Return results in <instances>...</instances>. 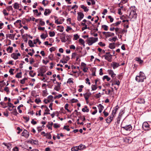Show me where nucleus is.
<instances>
[{
    "label": "nucleus",
    "instance_id": "obj_1",
    "mask_svg": "<svg viewBox=\"0 0 151 151\" xmlns=\"http://www.w3.org/2000/svg\"><path fill=\"white\" fill-rule=\"evenodd\" d=\"M146 78V77L145 74L143 72L140 71L139 73V75L136 76L135 80L138 82H142Z\"/></svg>",
    "mask_w": 151,
    "mask_h": 151
},
{
    "label": "nucleus",
    "instance_id": "obj_2",
    "mask_svg": "<svg viewBox=\"0 0 151 151\" xmlns=\"http://www.w3.org/2000/svg\"><path fill=\"white\" fill-rule=\"evenodd\" d=\"M98 40V38L97 37H91L88 38L86 40V42L89 45H91L93 44L97 41Z\"/></svg>",
    "mask_w": 151,
    "mask_h": 151
},
{
    "label": "nucleus",
    "instance_id": "obj_3",
    "mask_svg": "<svg viewBox=\"0 0 151 151\" xmlns=\"http://www.w3.org/2000/svg\"><path fill=\"white\" fill-rule=\"evenodd\" d=\"M112 55H104L102 56V58H105V59L108 60L109 62H111V58Z\"/></svg>",
    "mask_w": 151,
    "mask_h": 151
},
{
    "label": "nucleus",
    "instance_id": "obj_4",
    "mask_svg": "<svg viewBox=\"0 0 151 151\" xmlns=\"http://www.w3.org/2000/svg\"><path fill=\"white\" fill-rule=\"evenodd\" d=\"M136 15L137 14L135 12V11L134 10H132L131 11L129 15L130 18H134V19L136 18Z\"/></svg>",
    "mask_w": 151,
    "mask_h": 151
},
{
    "label": "nucleus",
    "instance_id": "obj_5",
    "mask_svg": "<svg viewBox=\"0 0 151 151\" xmlns=\"http://www.w3.org/2000/svg\"><path fill=\"white\" fill-rule=\"evenodd\" d=\"M77 14H78L77 20L78 21H80L83 18L84 15L83 13L81 12H78Z\"/></svg>",
    "mask_w": 151,
    "mask_h": 151
},
{
    "label": "nucleus",
    "instance_id": "obj_6",
    "mask_svg": "<svg viewBox=\"0 0 151 151\" xmlns=\"http://www.w3.org/2000/svg\"><path fill=\"white\" fill-rule=\"evenodd\" d=\"M142 128L145 130H147L149 129V125L147 122H144L142 125Z\"/></svg>",
    "mask_w": 151,
    "mask_h": 151
},
{
    "label": "nucleus",
    "instance_id": "obj_7",
    "mask_svg": "<svg viewBox=\"0 0 151 151\" xmlns=\"http://www.w3.org/2000/svg\"><path fill=\"white\" fill-rule=\"evenodd\" d=\"M22 136L26 138H28L29 136V133L27 130L24 129L22 133Z\"/></svg>",
    "mask_w": 151,
    "mask_h": 151
},
{
    "label": "nucleus",
    "instance_id": "obj_8",
    "mask_svg": "<svg viewBox=\"0 0 151 151\" xmlns=\"http://www.w3.org/2000/svg\"><path fill=\"white\" fill-rule=\"evenodd\" d=\"M122 128H124L127 131H130L132 129V127L131 125H128L122 127Z\"/></svg>",
    "mask_w": 151,
    "mask_h": 151
},
{
    "label": "nucleus",
    "instance_id": "obj_9",
    "mask_svg": "<svg viewBox=\"0 0 151 151\" xmlns=\"http://www.w3.org/2000/svg\"><path fill=\"white\" fill-rule=\"evenodd\" d=\"M91 94L90 92H87L85 94H83V95L86 101L88 100L89 97L91 95Z\"/></svg>",
    "mask_w": 151,
    "mask_h": 151
},
{
    "label": "nucleus",
    "instance_id": "obj_10",
    "mask_svg": "<svg viewBox=\"0 0 151 151\" xmlns=\"http://www.w3.org/2000/svg\"><path fill=\"white\" fill-rule=\"evenodd\" d=\"M111 66L113 67L114 69H115L119 66V63L116 62H113L111 64Z\"/></svg>",
    "mask_w": 151,
    "mask_h": 151
},
{
    "label": "nucleus",
    "instance_id": "obj_11",
    "mask_svg": "<svg viewBox=\"0 0 151 151\" xmlns=\"http://www.w3.org/2000/svg\"><path fill=\"white\" fill-rule=\"evenodd\" d=\"M108 72L109 75H111V77L112 78H114L116 75V74L114 73L113 71L112 70H108Z\"/></svg>",
    "mask_w": 151,
    "mask_h": 151
},
{
    "label": "nucleus",
    "instance_id": "obj_12",
    "mask_svg": "<svg viewBox=\"0 0 151 151\" xmlns=\"http://www.w3.org/2000/svg\"><path fill=\"white\" fill-rule=\"evenodd\" d=\"M56 83L57 84V85L54 88V89L57 91H58L59 90V89L58 88H60V85L61 83H59L57 81L56 82Z\"/></svg>",
    "mask_w": 151,
    "mask_h": 151
},
{
    "label": "nucleus",
    "instance_id": "obj_13",
    "mask_svg": "<svg viewBox=\"0 0 151 151\" xmlns=\"http://www.w3.org/2000/svg\"><path fill=\"white\" fill-rule=\"evenodd\" d=\"M113 117L109 116L106 119V121L107 123H110L113 119Z\"/></svg>",
    "mask_w": 151,
    "mask_h": 151
},
{
    "label": "nucleus",
    "instance_id": "obj_14",
    "mask_svg": "<svg viewBox=\"0 0 151 151\" xmlns=\"http://www.w3.org/2000/svg\"><path fill=\"white\" fill-rule=\"evenodd\" d=\"M28 142L30 144H34L36 145H37L38 144V141L34 140L32 139L29 140L28 141Z\"/></svg>",
    "mask_w": 151,
    "mask_h": 151
},
{
    "label": "nucleus",
    "instance_id": "obj_15",
    "mask_svg": "<svg viewBox=\"0 0 151 151\" xmlns=\"http://www.w3.org/2000/svg\"><path fill=\"white\" fill-rule=\"evenodd\" d=\"M98 107L99 108V113H101L104 108V106L101 104H99L98 105Z\"/></svg>",
    "mask_w": 151,
    "mask_h": 151
},
{
    "label": "nucleus",
    "instance_id": "obj_16",
    "mask_svg": "<svg viewBox=\"0 0 151 151\" xmlns=\"http://www.w3.org/2000/svg\"><path fill=\"white\" fill-rule=\"evenodd\" d=\"M135 60L138 61L140 65L142 64L143 62V61L141 60L140 58H135Z\"/></svg>",
    "mask_w": 151,
    "mask_h": 151
},
{
    "label": "nucleus",
    "instance_id": "obj_17",
    "mask_svg": "<svg viewBox=\"0 0 151 151\" xmlns=\"http://www.w3.org/2000/svg\"><path fill=\"white\" fill-rule=\"evenodd\" d=\"M137 102L139 104H144L145 102V100L143 99H139L137 100Z\"/></svg>",
    "mask_w": 151,
    "mask_h": 151
},
{
    "label": "nucleus",
    "instance_id": "obj_18",
    "mask_svg": "<svg viewBox=\"0 0 151 151\" xmlns=\"http://www.w3.org/2000/svg\"><path fill=\"white\" fill-rule=\"evenodd\" d=\"M114 81L115 82L114 84H116L118 86H119L120 84V82L119 80L116 81V79H115V78L113 79L112 80H111L110 82Z\"/></svg>",
    "mask_w": 151,
    "mask_h": 151
},
{
    "label": "nucleus",
    "instance_id": "obj_19",
    "mask_svg": "<svg viewBox=\"0 0 151 151\" xmlns=\"http://www.w3.org/2000/svg\"><path fill=\"white\" fill-rule=\"evenodd\" d=\"M12 58H13L14 60H17L18 59V57H17L16 55V53H13L11 55Z\"/></svg>",
    "mask_w": 151,
    "mask_h": 151
},
{
    "label": "nucleus",
    "instance_id": "obj_20",
    "mask_svg": "<svg viewBox=\"0 0 151 151\" xmlns=\"http://www.w3.org/2000/svg\"><path fill=\"white\" fill-rule=\"evenodd\" d=\"M114 34L113 33H111L109 32H107V34L106 35V36L108 37H110L114 36Z\"/></svg>",
    "mask_w": 151,
    "mask_h": 151
},
{
    "label": "nucleus",
    "instance_id": "obj_21",
    "mask_svg": "<svg viewBox=\"0 0 151 151\" xmlns=\"http://www.w3.org/2000/svg\"><path fill=\"white\" fill-rule=\"evenodd\" d=\"M13 7L15 9H19V4L17 2L15 3L13 6Z\"/></svg>",
    "mask_w": 151,
    "mask_h": 151
},
{
    "label": "nucleus",
    "instance_id": "obj_22",
    "mask_svg": "<svg viewBox=\"0 0 151 151\" xmlns=\"http://www.w3.org/2000/svg\"><path fill=\"white\" fill-rule=\"evenodd\" d=\"M51 12L50 9H46L44 13V14L45 15L47 16L48 14H49Z\"/></svg>",
    "mask_w": 151,
    "mask_h": 151
},
{
    "label": "nucleus",
    "instance_id": "obj_23",
    "mask_svg": "<svg viewBox=\"0 0 151 151\" xmlns=\"http://www.w3.org/2000/svg\"><path fill=\"white\" fill-rule=\"evenodd\" d=\"M44 136H45L46 138L48 139H51V135L49 133L45 134Z\"/></svg>",
    "mask_w": 151,
    "mask_h": 151
},
{
    "label": "nucleus",
    "instance_id": "obj_24",
    "mask_svg": "<svg viewBox=\"0 0 151 151\" xmlns=\"http://www.w3.org/2000/svg\"><path fill=\"white\" fill-rule=\"evenodd\" d=\"M115 43H110L109 44V47L112 49L115 48Z\"/></svg>",
    "mask_w": 151,
    "mask_h": 151
},
{
    "label": "nucleus",
    "instance_id": "obj_25",
    "mask_svg": "<svg viewBox=\"0 0 151 151\" xmlns=\"http://www.w3.org/2000/svg\"><path fill=\"white\" fill-rule=\"evenodd\" d=\"M13 49V48L12 47L9 46L6 49V50L8 52L9 51V53H12V52Z\"/></svg>",
    "mask_w": 151,
    "mask_h": 151
},
{
    "label": "nucleus",
    "instance_id": "obj_26",
    "mask_svg": "<svg viewBox=\"0 0 151 151\" xmlns=\"http://www.w3.org/2000/svg\"><path fill=\"white\" fill-rule=\"evenodd\" d=\"M79 147L78 146L74 147L71 148L72 151H78L79 150Z\"/></svg>",
    "mask_w": 151,
    "mask_h": 151
},
{
    "label": "nucleus",
    "instance_id": "obj_27",
    "mask_svg": "<svg viewBox=\"0 0 151 151\" xmlns=\"http://www.w3.org/2000/svg\"><path fill=\"white\" fill-rule=\"evenodd\" d=\"M0 104L2 106L3 108H5L7 107V106L6 105V104L3 102H1L0 103Z\"/></svg>",
    "mask_w": 151,
    "mask_h": 151
},
{
    "label": "nucleus",
    "instance_id": "obj_28",
    "mask_svg": "<svg viewBox=\"0 0 151 151\" xmlns=\"http://www.w3.org/2000/svg\"><path fill=\"white\" fill-rule=\"evenodd\" d=\"M78 147H79V150L84 149L86 147L84 145H83L82 144L80 145L79 146H78Z\"/></svg>",
    "mask_w": 151,
    "mask_h": 151
},
{
    "label": "nucleus",
    "instance_id": "obj_29",
    "mask_svg": "<svg viewBox=\"0 0 151 151\" xmlns=\"http://www.w3.org/2000/svg\"><path fill=\"white\" fill-rule=\"evenodd\" d=\"M70 58L69 56H66L65 57L64 55H63V60H65L66 61H68Z\"/></svg>",
    "mask_w": 151,
    "mask_h": 151
},
{
    "label": "nucleus",
    "instance_id": "obj_30",
    "mask_svg": "<svg viewBox=\"0 0 151 151\" xmlns=\"http://www.w3.org/2000/svg\"><path fill=\"white\" fill-rule=\"evenodd\" d=\"M79 42L81 45H83L84 47L85 46V41L83 39L81 38H80L79 40Z\"/></svg>",
    "mask_w": 151,
    "mask_h": 151
},
{
    "label": "nucleus",
    "instance_id": "obj_31",
    "mask_svg": "<svg viewBox=\"0 0 151 151\" xmlns=\"http://www.w3.org/2000/svg\"><path fill=\"white\" fill-rule=\"evenodd\" d=\"M45 68L41 67L40 68V71L42 73H45L46 71V69Z\"/></svg>",
    "mask_w": 151,
    "mask_h": 151
},
{
    "label": "nucleus",
    "instance_id": "obj_32",
    "mask_svg": "<svg viewBox=\"0 0 151 151\" xmlns=\"http://www.w3.org/2000/svg\"><path fill=\"white\" fill-rule=\"evenodd\" d=\"M2 144L4 145H5V146H6L8 149H10V147L11 146V144L10 143H6L5 142H4Z\"/></svg>",
    "mask_w": 151,
    "mask_h": 151
},
{
    "label": "nucleus",
    "instance_id": "obj_33",
    "mask_svg": "<svg viewBox=\"0 0 151 151\" xmlns=\"http://www.w3.org/2000/svg\"><path fill=\"white\" fill-rule=\"evenodd\" d=\"M11 113L15 116H17L18 114V113L17 112V109L16 108L14 109V111L12 112H11Z\"/></svg>",
    "mask_w": 151,
    "mask_h": 151
},
{
    "label": "nucleus",
    "instance_id": "obj_34",
    "mask_svg": "<svg viewBox=\"0 0 151 151\" xmlns=\"http://www.w3.org/2000/svg\"><path fill=\"white\" fill-rule=\"evenodd\" d=\"M40 24L41 26H44L45 25V22L42 21V19H40Z\"/></svg>",
    "mask_w": 151,
    "mask_h": 151
},
{
    "label": "nucleus",
    "instance_id": "obj_35",
    "mask_svg": "<svg viewBox=\"0 0 151 151\" xmlns=\"http://www.w3.org/2000/svg\"><path fill=\"white\" fill-rule=\"evenodd\" d=\"M97 87L96 86V85H92L91 86L92 90V91H94L96 90L97 89Z\"/></svg>",
    "mask_w": 151,
    "mask_h": 151
},
{
    "label": "nucleus",
    "instance_id": "obj_36",
    "mask_svg": "<svg viewBox=\"0 0 151 151\" xmlns=\"http://www.w3.org/2000/svg\"><path fill=\"white\" fill-rule=\"evenodd\" d=\"M103 80L106 79L107 81H109L111 79V78L109 77L108 76H105L103 77Z\"/></svg>",
    "mask_w": 151,
    "mask_h": 151
},
{
    "label": "nucleus",
    "instance_id": "obj_37",
    "mask_svg": "<svg viewBox=\"0 0 151 151\" xmlns=\"http://www.w3.org/2000/svg\"><path fill=\"white\" fill-rule=\"evenodd\" d=\"M55 33L54 32H51L50 31L49 32V34L50 35V37H53L55 35Z\"/></svg>",
    "mask_w": 151,
    "mask_h": 151
},
{
    "label": "nucleus",
    "instance_id": "obj_38",
    "mask_svg": "<svg viewBox=\"0 0 151 151\" xmlns=\"http://www.w3.org/2000/svg\"><path fill=\"white\" fill-rule=\"evenodd\" d=\"M33 73V71L32 70H30L29 72V75L32 77H33L34 76L36 75V73H33V74H31V73Z\"/></svg>",
    "mask_w": 151,
    "mask_h": 151
},
{
    "label": "nucleus",
    "instance_id": "obj_39",
    "mask_svg": "<svg viewBox=\"0 0 151 151\" xmlns=\"http://www.w3.org/2000/svg\"><path fill=\"white\" fill-rule=\"evenodd\" d=\"M127 31V30L123 29L122 31H119L118 32V35L119 34H124V33L126 32Z\"/></svg>",
    "mask_w": 151,
    "mask_h": 151
},
{
    "label": "nucleus",
    "instance_id": "obj_40",
    "mask_svg": "<svg viewBox=\"0 0 151 151\" xmlns=\"http://www.w3.org/2000/svg\"><path fill=\"white\" fill-rule=\"evenodd\" d=\"M101 27L102 28H104V30L105 31H107L108 30V27L106 25H102L101 26Z\"/></svg>",
    "mask_w": 151,
    "mask_h": 151
},
{
    "label": "nucleus",
    "instance_id": "obj_41",
    "mask_svg": "<svg viewBox=\"0 0 151 151\" xmlns=\"http://www.w3.org/2000/svg\"><path fill=\"white\" fill-rule=\"evenodd\" d=\"M122 22L121 21H118V22H116L113 24H111V26H112V25L114 24L115 26H118L119 24H120Z\"/></svg>",
    "mask_w": 151,
    "mask_h": 151
},
{
    "label": "nucleus",
    "instance_id": "obj_42",
    "mask_svg": "<svg viewBox=\"0 0 151 151\" xmlns=\"http://www.w3.org/2000/svg\"><path fill=\"white\" fill-rule=\"evenodd\" d=\"M6 9L7 10L9 11L10 10H12L13 8L12 6H8L6 7Z\"/></svg>",
    "mask_w": 151,
    "mask_h": 151
},
{
    "label": "nucleus",
    "instance_id": "obj_43",
    "mask_svg": "<svg viewBox=\"0 0 151 151\" xmlns=\"http://www.w3.org/2000/svg\"><path fill=\"white\" fill-rule=\"evenodd\" d=\"M70 101L71 103H74L77 102L78 101V100L77 99H72L70 100Z\"/></svg>",
    "mask_w": 151,
    "mask_h": 151
},
{
    "label": "nucleus",
    "instance_id": "obj_44",
    "mask_svg": "<svg viewBox=\"0 0 151 151\" xmlns=\"http://www.w3.org/2000/svg\"><path fill=\"white\" fill-rule=\"evenodd\" d=\"M60 39L62 42H66V40L65 36H64L62 37Z\"/></svg>",
    "mask_w": 151,
    "mask_h": 151
},
{
    "label": "nucleus",
    "instance_id": "obj_45",
    "mask_svg": "<svg viewBox=\"0 0 151 151\" xmlns=\"http://www.w3.org/2000/svg\"><path fill=\"white\" fill-rule=\"evenodd\" d=\"M74 37L75 40H77L79 38V36L78 34H76L74 35Z\"/></svg>",
    "mask_w": 151,
    "mask_h": 151
},
{
    "label": "nucleus",
    "instance_id": "obj_46",
    "mask_svg": "<svg viewBox=\"0 0 151 151\" xmlns=\"http://www.w3.org/2000/svg\"><path fill=\"white\" fill-rule=\"evenodd\" d=\"M69 127V126H65L63 127V129H66L68 131H69L70 130V129L68 128Z\"/></svg>",
    "mask_w": 151,
    "mask_h": 151
},
{
    "label": "nucleus",
    "instance_id": "obj_47",
    "mask_svg": "<svg viewBox=\"0 0 151 151\" xmlns=\"http://www.w3.org/2000/svg\"><path fill=\"white\" fill-rule=\"evenodd\" d=\"M14 70V69H13L12 68H11L10 69L9 72L10 73V74L11 75H14V73L13 72V71Z\"/></svg>",
    "mask_w": 151,
    "mask_h": 151
},
{
    "label": "nucleus",
    "instance_id": "obj_48",
    "mask_svg": "<svg viewBox=\"0 0 151 151\" xmlns=\"http://www.w3.org/2000/svg\"><path fill=\"white\" fill-rule=\"evenodd\" d=\"M54 127L55 128H57L60 127V126L59 124L55 123L54 124Z\"/></svg>",
    "mask_w": 151,
    "mask_h": 151
},
{
    "label": "nucleus",
    "instance_id": "obj_49",
    "mask_svg": "<svg viewBox=\"0 0 151 151\" xmlns=\"http://www.w3.org/2000/svg\"><path fill=\"white\" fill-rule=\"evenodd\" d=\"M120 29V28H115V31L116 32V35H117V34L118 35V32L119 31V29Z\"/></svg>",
    "mask_w": 151,
    "mask_h": 151
},
{
    "label": "nucleus",
    "instance_id": "obj_50",
    "mask_svg": "<svg viewBox=\"0 0 151 151\" xmlns=\"http://www.w3.org/2000/svg\"><path fill=\"white\" fill-rule=\"evenodd\" d=\"M108 18L110 19V22H113L114 20V19L111 16H108Z\"/></svg>",
    "mask_w": 151,
    "mask_h": 151
},
{
    "label": "nucleus",
    "instance_id": "obj_51",
    "mask_svg": "<svg viewBox=\"0 0 151 151\" xmlns=\"http://www.w3.org/2000/svg\"><path fill=\"white\" fill-rule=\"evenodd\" d=\"M35 101L37 104H38L39 103L41 102V100L40 99H36L35 100Z\"/></svg>",
    "mask_w": 151,
    "mask_h": 151
},
{
    "label": "nucleus",
    "instance_id": "obj_52",
    "mask_svg": "<svg viewBox=\"0 0 151 151\" xmlns=\"http://www.w3.org/2000/svg\"><path fill=\"white\" fill-rule=\"evenodd\" d=\"M6 9H4L3 11V12L4 16H7L9 15V13L6 12Z\"/></svg>",
    "mask_w": 151,
    "mask_h": 151
},
{
    "label": "nucleus",
    "instance_id": "obj_53",
    "mask_svg": "<svg viewBox=\"0 0 151 151\" xmlns=\"http://www.w3.org/2000/svg\"><path fill=\"white\" fill-rule=\"evenodd\" d=\"M86 84H88V85H90L91 84V83L89 81V80L88 78H87L86 79Z\"/></svg>",
    "mask_w": 151,
    "mask_h": 151
},
{
    "label": "nucleus",
    "instance_id": "obj_54",
    "mask_svg": "<svg viewBox=\"0 0 151 151\" xmlns=\"http://www.w3.org/2000/svg\"><path fill=\"white\" fill-rule=\"evenodd\" d=\"M23 118L25 120L26 122H27L29 120V118L27 116H23Z\"/></svg>",
    "mask_w": 151,
    "mask_h": 151
},
{
    "label": "nucleus",
    "instance_id": "obj_55",
    "mask_svg": "<svg viewBox=\"0 0 151 151\" xmlns=\"http://www.w3.org/2000/svg\"><path fill=\"white\" fill-rule=\"evenodd\" d=\"M55 48L54 47H52L50 48V51L52 52V51H54L55 50Z\"/></svg>",
    "mask_w": 151,
    "mask_h": 151
},
{
    "label": "nucleus",
    "instance_id": "obj_56",
    "mask_svg": "<svg viewBox=\"0 0 151 151\" xmlns=\"http://www.w3.org/2000/svg\"><path fill=\"white\" fill-rule=\"evenodd\" d=\"M98 44L99 45L102 47L104 46L105 45V44L104 43H103L102 42H99Z\"/></svg>",
    "mask_w": 151,
    "mask_h": 151
},
{
    "label": "nucleus",
    "instance_id": "obj_57",
    "mask_svg": "<svg viewBox=\"0 0 151 151\" xmlns=\"http://www.w3.org/2000/svg\"><path fill=\"white\" fill-rule=\"evenodd\" d=\"M48 99L51 100L53 101L52 100L53 98V96L52 95H50L48 97Z\"/></svg>",
    "mask_w": 151,
    "mask_h": 151
},
{
    "label": "nucleus",
    "instance_id": "obj_58",
    "mask_svg": "<svg viewBox=\"0 0 151 151\" xmlns=\"http://www.w3.org/2000/svg\"><path fill=\"white\" fill-rule=\"evenodd\" d=\"M100 94L101 93H98L96 94L95 97L97 98H100V97L101 96V95H100Z\"/></svg>",
    "mask_w": 151,
    "mask_h": 151
},
{
    "label": "nucleus",
    "instance_id": "obj_59",
    "mask_svg": "<svg viewBox=\"0 0 151 151\" xmlns=\"http://www.w3.org/2000/svg\"><path fill=\"white\" fill-rule=\"evenodd\" d=\"M103 113L105 117L109 115L108 113L107 112L105 111H103Z\"/></svg>",
    "mask_w": 151,
    "mask_h": 151
},
{
    "label": "nucleus",
    "instance_id": "obj_60",
    "mask_svg": "<svg viewBox=\"0 0 151 151\" xmlns=\"http://www.w3.org/2000/svg\"><path fill=\"white\" fill-rule=\"evenodd\" d=\"M72 29V28L70 27L69 26H68L67 27V28L66 29V31L67 32H68L69 30H71Z\"/></svg>",
    "mask_w": 151,
    "mask_h": 151
},
{
    "label": "nucleus",
    "instance_id": "obj_61",
    "mask_svg": "<svg viewBox=\"0 0 151 151\" xmlns=\"http://www.w3.org/2000/svg\"><path fill=\"white\" fill-rule=\"evenodd\" d=\"M67 83H73V81L71 80V78H69L68 80V81H67Z\"/></svg>",
    "mask_w": 151,
    "mask_h": 151
},
{
    "label": "nucleus",
    "instance_id": "obj_62",
    "mask_svg": "<svg viewBox=\"0 0 151 151\" xmlns=\"http://www.w3.org/2000/svg\"><path fill=\"white\" fill-rule=\"evenodd\" d=\"M119 108V107L117 105L114 108L113 110H114V111H116H116L118 110Z\"/></svg>",
    "mask_w": 151,
    "mask_h": 151
},
{
    "label": "nucleus",
    "instance_id": "obj_63",
    "mask_svg": "<svg viewBox=\"0 0 151 151\" xmlns=\"http://www.w3.org/2000/svg\"><path fill=\"white\" fill-rule=\"evenodd\" d=\"M4 90L6 91L7 92L9 93V88L7 87H6L4 88Z\"/></svg>",
    "mask_w": 151,
    "mask_h": 151
},
{
    "label": "nucleus",
    "instance_id": "obj_64",
    "mask_svg": "<svg viewBox=\"0 0 151 151\" xmlns=\"http://www.w3.org/2000/svg\"><path fill=\"white\" fill-rule=\"evenodd\" d=\"M107 9H104V10L103 12L102 13V14L104 15H105L106 14V13H107Z\"/></svg>",
    "mask_w": 151,
    "mask_h": 151
}]
</instances>
